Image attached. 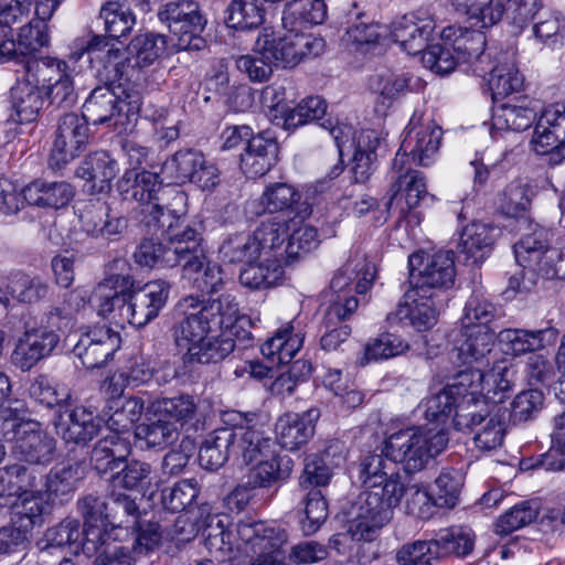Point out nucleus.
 <instances>
[{"mask_svg": "<svg viewBox=\"0 0 565 565\" xmlns=\"http://www.w3.org/2000/svg\"><path fill=\"white\" fill-rule=\"evenodd\" d=\"M117 186L124 200L140 203L148 226L164 227L172 210L184 207L186 201L181 191L163 190L158 174L150 171L127 170Z\"/></svg>", "mask_w": 565, "mask_h": 565, "instance_id": "nucleus-6", "label": "nucleus"}, {"mask_svg": "<svg viewBox=\"0 0 565 565\" xmlns=\"http://www.w3.org/2000/svg\"><path fill=\"white\" fill-rule=\"evenodd\" d=\"M452 422L458 430L473 431V443L481 451H492L503 444L505 420L501 407H480L465 401L459 405Z\"/></svg>", "mask_w": 565, "mask_h": 565, "instance_id": "nucleus-16", "label": "nucleus"}, {"mask_svg": "<svg viewBox=\"0 0 565 565\" xmlns=\"http://www.w3.org/2000/svg\"><path fill=\"white\" fill-rule=\"evenodd\" d=\"M557 337L558 331L552 327L534 331L504 329L499 332L498 341L503 353L519 356L554 344Z\"/></svg>", "mask_w": 565, "mask_h": 565, "instance_id": "nucleus-33", "label": "nucleus"}, {"mask_svg": "<svg viewBox=\"0 0 565 565\" xmlns=\"http://www.w3.org/2000/svg\"><path fill=\"white\" fill-rule=\"evenodd\" d=\"M236 551L256 554L250 565H284L286 561L287 542L285 531L270 526L262 521L245 519L238 521L234 529Z\"/></svg>", "mask_w": 565, "mask_h": 565, "instance_id": "nucleus-14", "label": "nucleus"}, {"mask_svg": "<svg viewBox=\"0 0 565 565\" xmlns=\"http://www.w3.org/2000/svg\"><path fill=\"white\" fill-rule=\"evenodd\" d=\"M231 436L223 424L205 437L199 451V462L202 468L216 470L232 457Z\"/></svg>", "mask_w": 565, "mask_h": 565, "instance_id": "nucleus-53", "label": "nucleus"}, {"mask_svg": "<svg viewBox=\"0 0 565 565\" xmlns=\"http://www.w3.org/2000/svg\"><path fill=\"white\" fill-rule=\"evenodd\" d=\"M24 201L34 206L60 209L70 203L74 196L73 186L64 181H34L22 189Z\"/></svg>", "mask_w": 565, "mask_h": 565, "instance_id": "nucleus-43", "label": "nucleus"}, {"mask_svg": "<svg viewBox=\"0 0 565 565\" xmlns=\"http://www.w3.org/2000/svg\"><path fill=\"white\" fill-rule=\"evenodd\" d=\"M494 333L489 327L465 330V340L452 351L466 369L490 366Z\"/></svg>", "mask_w": 565, "mask_h": 565, "instance_id": "nucleus-35", "label": "nucleus"}, {"mask_svg": "<svg viewBox=\"0 0 565 565\" xmlns=\"http://www.w3.org/2000/svg\"><path fill=\"white\" fill-rule=\"evenodd\" d=\"M254 462L247 475V484L254 489L270 488L279 480L288 478L291 472V460H284L276 451Z\"/></svg>", "mask_w": 565, "mask_h": 565, "instance_id": "nucleus-48", "label": "nucleus"}, {"mask_svg": "<svg viewBox=\"0 0 565 565\" xmlns=\"http://www.w3.org/2000/svg\"><path fill=\"white\" fill-rule=\"evenodd\" d=\"M342 41L349 50L366 54L387 42V26L360 20L347 29Z\"/></svg>", "mask_w": 565, "mask_h": 565, "instance_id": "nucleus-45", "label": "nucleus"}, {"mask_svg": "<svg viewBox=\"0 0 565 565\" xmlns=\"http://www.w3.org/2000/svg\"><path fill=\"white\" fill-rule=\"evenodd\" d=\"M184 209H173L172 217L166 218V226L161 227L167 236V252L163 260L166 266H181L183 277H192L205 264L206 250L202 233L181 218Z\"/></svg>", "mask_w": 565, "mask_h": 565, "instance_id": "nucleus-11", "label": "nucleus"}, {"mask_svg": "<svg viewBox=\"0 0 565 565\" xmlns=\"http://www.w3.org/2000/svg\"><path fill=\"white\" fill-rule=\"evenodd\" d=\"M441 137V128L433 120L422 121L413 116L395 154V164L398 167L403 162H409V157L419 166L431 164L438 153Z\"/></svg>", "mask_w": 565, "mask_h": 565, "instance_id": "nucleus-20", "label": "nucleus"}, {"mask_svg": "<svg viewBox=\"0 0 565 565\" xmlns=\"http://www.w3.org/2000/svg\"><path fill=\"white\" fill-rule=\"evenodd\" d=\"M494 238V227L473 222L467 225L461 233L458 245L459 253L465 255L467 263L478 265L489 256Z\"/></svg>", "mask_w": 565, "mask_h": 565, "instance_id": "nucleus-42", "label": "nucleus"}, {"mask_svg": "<svg viewBox=\"0 0 565 565\" xmlns=\"http://www.w3.org/2000/svg\"><path fill=\"white\" fill-rule=\"evenodd\" d=\"M54 426L57 436L65 443L85 445L99 433L100 420L90 409L76 406L71 411L61 413L55 419Z\"/></svg>", "mask_w": 565, "mask_h": 565, "instance_id": "nucleus-32", "label": "nucleus"}, {"mask_svg": "<svg viewBox=\"0 0 565 565\" xmlns=\"http://www.w3.org/2000/svg\"><path fill=\"white\" fill-rule=\"evenodd\" d=\"M259 259V263L253 262L241 271L239 281L243 286L250 289L268 288L281 279L284 256L271 257L270 260Z\"/></svg>", "mask_w": 565, "mask_h": 565, "instance_id": "nucleus-54", "label": "nucleus"}, {"mask_svg": "<svg viewBox=\"0 0 565 565\" xmlns=\"http://www.w3.org/2000/svg\"><path fill=\"white\" fill-rule=\"evenodd\" d=\"M82 226L84 232L93 237L116 239L127 228V220L110 216L104 207L90 209L82 215Z\"/></svg>", "mask_w": 565, "mask_h": 565, "instance_id": "nucleus-58", "label": "nucleus"}, {"mask_svg": "<svg viewBox=\"0 0 565 565\" xmlns=\"http://www.w3.org/2000/svg\"><path fill=\"white\" fill-rule=\"evenodd\" d=\"M411 76L406 73L383 71L370 79V89L377 95V104L388 108L408 90Z\"/></svg>", "mask_w": 565, "mask_h": 565, "instance_id": "nucleus-61", "label": "nucleus"}, {"mask_svg": "<svg viewBox=\"0 0 565 565\" xmlns=\"http://www.w3.org/2000/svg\"><path fill=\"white\" fill-rule=\"evenodd\" d=\"M140 108L138 95H127L120 98L108 87L95 88L83 105V114L87 124L100 125L108 122L115 128L124 125L121 113L126 109V118L129 114H136Z\"/></svg>", "mask_w": 565, "mask_h": 565, "instance_id": "nucleus-22", "label": "nucleus"}, {"mask_svg": "<svg viewBox=\"0 0 565 565\" xmlns=\"http://www.w3.org/2000/svg\"><path fill=\"white\" fill-rule=\"evenodd\" d=\"M375 278V267L364 255L350 258L333 276L330 288L337 295H343L352 284L358 294H365Z\"/></svg>", "mask_w": 565, "mask_h": 565, "instance_id": "nucleus-37", "label": "nucleus"}, {"mask_svg": "<svg viewBox=\"0 0 565 565\" xmlns=\"http://www.w3.org/2000/svg\"><path fill=\"white\" fill-rule=\"evenodd\" d=\"M326 47L323 39L309 33L279 34L264 29L257 36L253 51L235 60L236 68L249 81L269 79L275 66L294 67L303 58L320 55Z\"/></svg>", "mask_w": 565, "mask_h": 565, "instance_id": "nucleus-4", "label": "nucleus"}, {"mask_svg": "<svg viewBox=\"0 0 565 565\" xmlns=\"http://www.w3.org/2000/svg\"><path fill=\"white\" fill-rule=\"evenodd\" d=\"M287 220L284 216H270L262 221L252 234H234L220 247L221 257L228 263H246L258 258L270 260L284 256V243L287 239Z\"/></svg>", "mask_w": 565, "mask_h": 565, "instance_id": "nucleus-8", "label": "nucleus"}, {"mask_svg": "<svg viewBox=\"0 0 565 565\" xmlns=\"http://www.w3.org/2000/svg\"><path fill=\"white\" fill-rule=\"evenodd\" d=\"M93 58L104 63V67L114 73V77L130 78L129 68L142 70L152 65L164 55L179 52L174 42H170L166 35L145 33L136 35L126 51L115 46L103 35H94L83 49Z\"/></svg>", "mask_w": 565, "mask_h": 565, "instance_id": "nucleus-5", "label": "nucleus"}, {"mask_svg": "<svg viewBox=\"0 0 565 565\" xmlns=\"http://www.w3.org/2000/svg\"><path fill=\"white\" fill-rule=\"evenodd\" d=\"M88 513H95L104 536L119 527H136L138 507L129 495L113 494L108 501L89 500Z\"/></svg>", "mask_w": 565, "mask_h": 565, "instance_id": "nucleus-25", "label": "nucleus"}, {"mask_svg": "<svg viewBox=\"0 0 565 565\" xmlns=\"http://www.w3.org/2000/svg\"><path fill=\"white\" fill-rule=\"evenodd\" d=\"M434 294L411 286L404 294L403 301L397 306L394 316L401 322L409 324L418 331H425L437 323L438 309Z\"/></svg>", "mask_w": 565, "mask_h": 565, "instance_id": "nucleus-28", "label": "nucleus"}, {"mask_svg": "<svg viewBox=\"0 0 565 565\" xmlns=\"http://www.w3.org/2000/svg\"><path fill=\"white\" fill-rule=\"evenodd\" d=\"M383 456L369 452L360 462L359 480L364 489L352 505L349 522V533L358 541H372L391 521L393 509L403 497L401 475Z\"/></svg>", "mask_w": 565, "mask_h": 565, "instance_id": "nucleus-2", "label": "nucleus"}, {"mask_svg": "<svg viewBox=\"0 0 565 565\" xmlns=\"http://www.w3.org/2000/svg\"><path fill=\"white\" fill-rule=\"evenodd\" d=\"M95 513H85L84 529L75 519H65L60 524L47 529L43 537L38 542V547L44 552L52 548L68 547L70 552L78 555L84 554L90 557L99 551L103 545L104 534L97 524Z\"/></svg>", "mask_w": 565, "mask_h": 565, "instance_id": "nucleus-15", "label": "nucleus"}, {"mask_svg": "<svg viewBox=\"0 0 565 565\" xmlns=\"http://www.w3.org/2000/svg\"><path fill=\"white\" fill-rule=\"evenodd\" d=\"M305 330L298 317L286 321L262 345V354L273 364H288L303 345Z\"/></svg>", "mask_w": 565, "mask_h": 565, "instance_id": "nucleus-30", "label": "nucleus"}, {"mask_svg": "<svg viewBox=\"0 0 565 565\" xmlns=\"http://www.w3.org/2000/svg\"><path fill=\"white\" fill-rule=\"evenodd\" d=\"M300 200V193L290 184L284 182H275L268 184L258 202L257 214L262 213H279L286 214L295 203Z\"/></svg>", "mask_w": 565, "mask_h": 565, "instance_id": "nucleus-63", "label": "nucleus"}, {"mask_svg": "<svg viewBox=\"0 0 565 565\" xmlns=\"http://www.w3.org/2000/svg\"><path fill=\"white\" fill-rule=\"evenodd\" d=\"M342 460V456L332 458L329 450H326L322 455H309L305 459L303 472L300 476L299 484L302 488L324 487L329 483L333 468L339 466Z\"/></svg>", "mask_w": 565, "mask_h": 565, "instance_id": "nucleus-62", "label": "nucleus"}, {"mask_svg": "<svg viewBox=\"0 0 565 565\" xmlns=\"http://www.w3.org/2000/svg\"><path fill=\"white\" fill-rule=\"evenodd\" d=\"M328 18V8L324 0H292L285 6L282 24L290 29L298 26H312L322 24Z\"/></svg>", "mask_w": 565, "mask_h": 565, "instance_id": "nucleus-46", "label": "nucleus"}, {"mask_svg": "<svg viewBox=\"0 0 565 565\" xmlns=\"http://www.w3.org/2000/svg\"><path fill=\"white\" fill-rule=\"evenodd\" d=\"M50 511V499L40 491L23 490L14 502L15 523L29 532L43 523V515Z\"/></svg>", "mask_w": 565, "mask_h": 565, "instance_id": "nucleus-52", "label": "nucleus"}, {"mask_svg": "<svg viewBox=\"0 0 565 565\" xmlns=\"http://www.w3.org/2000/svg\"><path fill=\"white\" fill-rule=\"evenodd\" d=\"M448 444L444 429L412 426L390 434L382 452L393 463H399L406 473L424 470L441 454Z\"/></svg>", "mask_w": 565, "mask_h": 565, "instance_id": "nucleus-7", "label": "nucleus"}, {"mask_svg": "<svg viewBox=\"0 0 565 565\" xmlns=\"http://www.w3.org/2000/svg\"><path fill=\"white\" fill-rule=\"evenodd\" d=\"M547 249H552V247L547 243L546 232L541 227H536L514 245V256L521 267L537 276L547 278L548 273L546 270L550 267L540 265V260L547 253Z\"/></svg>", "mask_w": 565, "mask_h": 565, "instance_id": "nucleus-41", "label": "nucleus"}, {"mask_svg": "<svg viewBox=\"0 0 565 565\" xmlns=\"http://www.w3.org/2000/svg\"><path fill=\"white\" fill-rule=\"evenodd\" d=\"M228 518L223 514L209 515L202 529L204 546L210 555L217 562L230 558L236 551L237 543L234 542V532L228 527Z\"/></svg>", "mask_w": 565, "mask_h": 565, "instance_id": "nucleus-39", "label": "nucleus"}, {"mask_svg": "<svg viewBox=\"0 0 565 565\" xmlns=\"http://www.w3.org/2000/svg\"><path fill=\"white\" fill-rule=\"evenodd\" d=\"M536 107L526 98L519 104H503L497 107L492 115V138H498L499 131H522L532 126L536 119Z\"/></svg>", "mask_w": 565, "mask_h": 565, "instance_id": "nucleus-40", "label": "nucleus"}, {"mask_svg": "<svg viewBox=\"0 0 565 565\" xmlns=\"http://www.w3.org/2000/svg\"><path fill=\"white\" fill-rule=\"evenodd\" d=\"M89 138L85 118L70 113L61 117L50 154V166L61 169L76 158L86 147Z\"/></svg>", "mask_w": 565, "mask_h": 565, "instance_id": "nucleus-23", "label": "nucleus"}, {"mask_svg": "<svg viewBox=\"0 0 565 565\" xmlns=\"http://www.w3.org/2000/svg\"><path fill=\"white\" fill-rule=\"evenodd\" d=\"M276 216H284L288 224L287 239L284 243V262L318 246L319 235L313 226L302 224L300 220L290 217L287 214H277Z\"/></svg>", "mask_w": 565, "mask_h": 565, "instance_id": "nucleus-56", "label": "nucleus"}, {"mask_svg": "<svg viewBox=\"0 0 565 565\" xmlns=\"http://www.w3.org/2000/svg\"><path fill=\"white\" fill-rule=\"evenodd\" d=\"M440 39L450 45L466 72L484 77L491 64V56L484 52L486 35L480 30H471L460 25L443 29Z\"/></svg>", "mask_w": 565, "mask_h": 565, "instance_id": "nucleus-21", "label": "nucleus"}, {"mask_svg": "<svg viewBox=\"0 0 565 565\" xmlns=\"http://www.w3.org/2000/svg\"><path fill=\"white\" fill-rule=\"evenodd\" d=\"M26 70L36 78V84L50 104L68 107L75 103L73 71L64 60L41 57L30 62Z\"/></svg>", "mask_w": 565, "mask_h": 565, "instance_id": "nucleus-18", "label": "nucleus"}, {"mask_svg": "<svg viewBox=\"0 0 565 565\" xmlns=\"http://www.w3.org/2000/svg\"><path fill=\"white\" fill-rule=\"evenodd\" d=\"M14 41L18 55L34 56L51 44L49 25L30 18L17 26Z\"/></svg>", "mask_w": 565, "mask_h": 565, "instance_id": "nucleus-55", "label": "nucleus"}, {"mask_svg": "<svg viewBox=\"0 0 565 565\" xmlns=\"http://www.w3.org/2000/svg\"><path fill=\"white\" fill-rule=\"evenodd\" d=\"M486 75H489L488 85L494 99L520 93L524 88V76L508 56H502L495 63L491 60Z\"/></svg>", "mask_w": 565, "mask_h": 565, "instance_id": "nucleus-44", "label": "nucleus"}, {"mask_svg": "<svg viewBox=\"0 0 565 565\" xmlns=\"http://www.w3.org/2000/svg\"><path fill=\"white\" fill-rule=\"evenodd\" d=\"M120 335L106 326H98L83 333L74 353L86 369L103 366L119 349Z\"/></svg>", "mask_w": 565, "mask_h": 565, "instance_id": "nucleus-24", "label": "nucleus"}, {"mask_svg": "<svg viewBox=\"0 0 565 565\" xmlns=\"http://www.w3.org/2000/svg\"><path fill=\"white\" fill-rule=\"evenodd\" d=\"M454 8L467 15L468 21L479 29H487L501 21L504 6L501 0H451Z\"/></svg>", "mask_w": 565, "mask_h": 565, "instance_id": "nucleus-50", "label": "nucleus"}, {"mask_svg": "<svg viewBox=\"0 0 565 565\" xmlns=\"http://www.w3.org/2000/svg\"><path fill=\"white\" fill-rule=\"evenodd\" d=\"M130 452L129 441L118 434H109L100 439L92 451V461L96 470L105 473L114 470L118 461Z\"/></svg>", "mask_w": 565, "mask_h": 565, "instance_id": "nucleus-59", "label": "nucleus"}, {"mask_svg": "<svg viewBox=\"0 0 565 565\" xmlns=\"http://www.w3.org/2000/svg\"><path fill=\"white\" fill-rule=\"evenodd\" d=\"M278 145L274 138L259 134L248 140L241 156V169L252 178L266 174L277 161Z\"/></svg>", "mask_w": 565, "mask_h": 565, "instance_id": "nucleus-36", "label": "nucleus"}, {"mask_svg": "<svg viewBox=\"0 0 565 565\" xmlns=\"http://www.w3.org/2000/svg\"><path fill=\"white\" fill-rule=\"evenodd\" d=\"M531 145L537 154H546L554 149L565 151V102L544 108L537 119Z\"/></svg>", "mask_w": 565, "mask_h": 565, "instance_id": "nucleus-29", "label": "nucleus"}, {"mask_svg": "<svg viewBox=\"0 0 565 565\" xmlns=\"http://www.w3.org/2000/svg\"><path fill=\"white\" fill-rule=\"evenodd\" d=\"M408 349L409 344L404 338L395 333L384 332L365 343L363 352L356 359V363L360 366H365L373 362L398 356L408 351Z\"/></svg>", "mask_w": 565, "mask_h": 565, "instance_id": "nucleus-49", "label": "nucleus"}, {"mask_svg": "<svg viewBox=\"0 0 565 565\" xmlns=\"http://www.w3.org/2000/svg\"><path fill=\"white\" fill-rule=\"evenodd\" d=\"M532 191L527 184L510 183L498 198L499 211L508 217H523L531 206Z\"/></svg>", "mask_w": 565, "mask_h": 565, "instance_id": "nucleus-64", "label": "nucleus"}, {"mask_svg": "<svg viewBox=\"0 0 565 565\" xmlns=\"http://www.w3.org/2000/svg\"><path fill=\"white\" fill-rule=\"evenodd\" d=\"M390 191L392 195L388 207L391 209L393 204H397L402 214L417 207L420 200L427 194L423 173L412 169L409 162H403L397 167L395 158L392 162V184Z\"/></svg>", "mask_w": 565, "mask_h": 565, "instance_id": "nucleus-26", "label": "nucleus"}, {"mask_svg": "<svg viewBox=\"0 0 565 565\" xmlns=\"http://www.w3.org/2000/svg\"><path fill=\"white\" fill-rule=\"evenodd\" d=\"M71 318L61 310H52L43 324L30 328L19 338L12 352V363L23 372L30 371L41 360L50 356L61 340V332L68 329Z\"/></svg>", "mask_w": 565, "mask_h": 565, "instance_id": "nucleus-12", "label": "nucleus"}, {"mask_svg": "<svg viewBox=\"0 0 565 565\" xmlns=\"http://www.w3.org/2000/svg\"><path fill=\"white\" fill-rule=\"evenodd\" d=\"M435 28L434 20L428 17L420 18L412 13L405 14L387 26V41L391 39L404 52L415 55L426 49Z\"/></svg>", "mask_w": 565, "mask_h": 565, "instance_id": "nucleus-27", "label": "nucleus"}, {"mask_svg": "<svg viewBox=\"0 0 565 565\" xmlns=\"http://www.w3.org/2000/svg\"><path fill=\"white\" fill-rule=\"evenodd\" d=\"M159 19L167 23L171 33L170 42H174L177 50L200 51L205 46L201 33L206 20L196 2L180 0L167 3L159 12Z\"/></svg>", "mask_w": 565, "mask_h": 565, "instance_id": "nucleus-17", "label": "nucleus"}, {"mask_svg": "<svg viewBox=\"0 0 565 565\" xmlns=\"http://www.w3.org/2000/svg\"><path fill=\"white\" fill-rule=\"evenodd\" d=\"M45 96L36 78L25 68V74L11 88V102L19 124L34 122L43 108Z\"/></svg>", "mask_w": 565, "mask_h": 565, "instance_id": "nucleus-34", "label": "nucleus"}, {"mask_svg": "<svg viewBox=\"0 0 565 565\" xmlns=\"http://www.w3.org/2000/svg\"><path fill=\"white\" fill-rule=\"evenodd\" d=\"M134 279L128 274H116L96 286L95 297L99 300L98 315L110 321L141 328L153 320L166 306L170 285L164 280L147 282L132 289Z\"/></svg>", "mask_w": 565, "mask_h": 565, "instance_id": "nucleus-3", "label": "nucleus"}, {"mask_svg": "<svg viewBox=\"0 0 565 565\" xmlns=\"http://www.w3.org/2000/svg\"><path fill=\"white\" fill-rule=\"evenodd\" d=\"M203 157L198 150H179L164 161L161 172L169 182H192L196 170L203 164Z\"/></svg>", "mask_w": 565, "mask_h": 565, "instance_id": "nucleus-60", "label": "nucleus"}, {"mask_svg": "<svg viewBox=\"0 0 565 565\" xmlns=\"http://www.w3.org/2000/svg\"><path fill=\"white\" fill-rule=\"evenodd\" d=\"M222 424L232 435L230 447L235 460L249 465L276 451L275 441L257 424L255 414L228 411L222 415Z\"/></svg>", "mask_w": 565, "mask_h": 565, "instance_id": "nucleus-13", "label": "nucleus"}, {"mask_svg": "<svg viewBox=\"0 0 565 565\" xmlns=\"http://www.w3.org/2000/svg\"><path fill=\"white\" fill-rule=\"evenodd\" d=\"M514 372L511 363L501 359L492 365L470 367L457 373L459 388L465 396L462 402H472L480 407H500L513 384Z\"/></svg>", "mask_w": 565, "mask_h": 565, "instance_id": "nucleus-10", "label": "nucleus"}, {"mask_svg": "<svg viewBox=\"0 0 565 565\" xmlns=\"http://www.w3.org/2000/svg\"><path fill=\"white\" fill-rule=\"evenodd\" d=\"M328 124L329 126H327L324 122L321 124V126L329 130V134L334 139L340 152H342L343 148L350 143V147H354V156H371L374 158V152L381 142L380 132L373 129H363L358 135H355L351 126H332L330 120H328Z\"/></svg>", "mask_w": 565, "mask_h": 565, "instance_id": "nucleus-47", "label": "nucleus"}, {"mask_svg": "<svg viewBox=\"0 0 565 565\" xmlns=\"http://www.w3.org/2000/svg\"><path fill=\"white\" fill-rule=\"evenodd\" d=\"M118 172L117 162L105 151L89 154L76 169V177L89 184L92 193H102L110 189Z\"/></svg>", "mask_w": 565, "mask_h": 565, "instance_id": "nucleus-38", "label": "nucleus"}, {"mask_svg": "<svg viewBox=\"0 0 565 565\" xmlns=\"http://www.w3.org/2000/svg\"><path fill=\"white\" fill-rule=\"evenodd\" d=\"M465 399V396L459 388L457 379L447 385L439 393L426 398L418 406V409L424 414L425 418L429 422H444L445 418L455 408V415L459 411V405Z\"/></svg>", "mask_w": 565, "mask_h": 565, "instance_id": "nucleus-51", "label": "nucleus"}, {"mask_svg": "<svg viewBox=\"0 0 565 565\" xmlns=\"http://www.w3.org/2000/svg\"><path fill=\"white\" fill-rule=\"evenodd\" d=\"M181 318L171 329L173 342L185 363H217L235 348L234 340L217 330L227 329L238 318V302L232 295L201 300L194 296L178 303Z\"/></svg>", "mask_w": 565, "mask_h": 565, "instance_id": "nucleus-1", "label": "nucleus"}, {"mask_svg": "<svg viewBox=\"0 0 565 565\" xmlns=\"http://www.w3.org/2000/svg\"><path fill=\"white\" fill-rule=\"evenodd\" d=\"M296 93L291 84H277L266 86L262 92V103L267 109L268 117L285 128V121L291 114Z\"/></svg>", "mask_w": 565, "mask_h": 565, "instance_id": "nucleus-57", "label": "nucleus"}, {"mask_svg": "<svg viewBox=\"0 0 565 565\" xmlns=\"http://www.w3.org/2000/svg\"><path fill=\"white\" fill-rule=\"evenodd\" d=\"M0 437L13 443L14 452L29 463L47 465L53 460L55 440L23 412L0 407Z\"/></svg>", "mask_w": 565, "mask_h": 565, "instance_id": "nucleus-9", "label": "nucleus"}, {"mask_svg": "<svg viewBox=\"0 0 565 565\" xmlns=\"http://www.w3.org/2000/svg\"><path fill=\"white\" fill-rule=\"evenodd\" d=\"M319 417L320 411L313 407L302 414L287 413L281 415L275 425L277 441L287 450L299 449L313 436L315 424Z\"/></svg>", "mask_w": 565, "mask_h": 565, "instance_id": "nucleus-31", "label": "nucleus"}, {"mask_svg": "<svg viewBox=\"0 0 565 565\" xmlns=\"http://www.w3.org/2000/svg\"><path fill=\"white\" fill-rule=\"evenodd\" d=\"M408 266L409 285L419 290L438 297V290L454 284L456 270L451 250H439L426 258L419 253H414L408 257Z\"/></svg>", "mask_w": 565, "mask_h": 565, "instance_id": "nucleus-19", "label": "nucleus"}]
</instances>
